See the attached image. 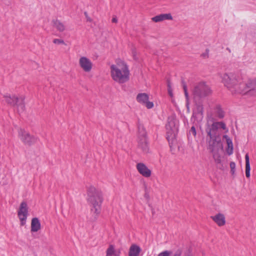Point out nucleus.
<instances>
[{
	"instance_id": "nucleus-1",
	"label": "nucleus",
	"mask_w": 256,
	"mask_h": 256,
	"mask_svg": "<svg viewBox=\"0 0 256 256\" xmlns=\"http://www.w3.org/2000/svg\"><path fill=\"white\" fill-rule=\"evenodd\" d=\"M221 82L233 94H245L250 90L248 84L244 82L242 78L234 72L219 74Z\"/></svg>"
},
{
	"instance_id": "nucleus-2",
	"label": "nucleus",
	"mask_w": 256,
	"mask_h": 256,
	"mask_svg": "<svg viewBox=\"0 0 256 256\" xmlns=\"http://www.w3.org/2000/svg\"><path fill=\"white\" fill-rule=\"evenodd\" d=\"M110 76L115 82L122 84L130 80V70L126 62L116 58L110 66Z\"/></svg>"
},
{
	"instance_id": "nucleus-3",
	"label": "nucleus",
	"mask_w": 256,
	"mask_h": 256,
	"mask_svg": "<svg viewBox=\"0 0 256 256\" xmlns=\"http://www.w3.org/2000/svg\"><path fill=\"white\" fill-rule=\"evenodd\" d=\"M86 200L91 207V210L98 216L101 211L104 200L102 191L94 185L89 184L86 186Z\"/></svg>"
},
{
	"instance_id": "nucleus-4",
	"label": "nucleus",
	"mask_w": 256,
	"mask_h": 256,
	"mask_svg": "<svg viewBox=\"0 0 256 256\" xmlns=\"http://www.w3.org/2000/svg\"><path fill=\"white\" fill-rule=\"evenodd\" d=\"M178 122L175 116H170L168 118L166 126V138L170 143L173 144L176 141V137L178 132Z\"/></svg>"
},
{
	"instance_id": "nucleus-5",
	"label": "nucleus",
	"mask_w": 256,
	"mask_h": 256,
	"mask_svg": "<svg viewBox=\"0 0 256 256\" xmlns=\"http://www.w3.org/2000/svg\"><path fill=\"white\" fill-rule=\"evenodd\" d=\"M138 146L144 152H148V146L146 132L145 128L142 124L138 126Z\"/></svg>"
},
{
	"instance_id": "nucleus-6",
	"label": "nucleus",
	"mask_w": 256,
	"mask_h": 256,
	"mask_svg": "<svg viewBox=\"0 0 256 256\" xmlns=\"http://www.w3.org/2000/svg\"><path fill=\"white\" fill-rule=\"evenodd\" d=\"M18 136L24 144L28 146L34 144L38 141L36 137L21 128L18 130Z\"/></svg>"
},
{
	"instance_id": "nucleus-7",
	"label": "nucleus",
	"mask_w": 256,
	"mask_h": 256,
	"mask_svg": "<svg viewBox=\"0 0 256 256\" xmlns=\"http://www.w3.org/2000/svg\"><path fill=\"white\" fill-rule=\"evenodd\" d=\"M28 214V206L26 202H22L18 210V216L20 220V226L26 225Z\"/></svg>"
},
{
	"instance_id": "nucleus-8",
	"label": "nucleus",
	"mask_w": 256,
	"mask_h": 256,
	"mask_svg": "<svg viewBox=\"0 0 256 256\" xmlns=\"http://www.w3.org/2000/svg\"><path fill=\"white\" fill-rule=\"evenodd\" d=\"M194 94L200 96L204 97L212 93L210 87L204 82L198 84L193 90Z\"/></svg>"
},
{
	"instance_id": "nucleus-9",
	"label": "nucleus",
	"mask_w": 256,
	"mask_h": 256,
	"mask_svg": "<svg viewBox=\"0 0 256 256\" xmlns=\"http://www.w3.org/2000/svg\"><path fill=\"white\" fill-rule=\"evenodd\" d=\"M6 102L12 106H16L18 111L23 110L24 104L22 100L16 96L14 94H6L4 96Z\"/></svg>"
},
{
	"instance_id": "nucleus-10",
	"label": "nucleus",
	"mask_w": 256,
	"mask_h": 256,
	"mask_svg": "<svg viewBox=\"0 0 256 256\" xmlns=\"http://www.w3.org/2000/svg\"><path fill=\"white\" fill-rule=\"evenodd\" d=\"M207 142L208 147L211 152L216 150H221L222 145L219 136H208Z\"/></svg>"
},
{
	"instance_id": "nucleus-11",
	"label": "nucleus",
	"mask_w": 256,
	"mask_h": 256,
	"mask_svg": "<svg viewBox=\"0 0 256 256\" xmlns=\"http://www.w3.org/2000/svg\"><path fill=\"white\" fill-rule=\"evenodd\" d=\"M220 128L226 130V126L222 122H214L210 126L208 124L206 130L208 136H219V134L217 132V131Z\"/></svg>"
},
{
	"instance_id": "nucleus-12",
	"label": "nucleus",
	"mask_w": 256,
	"mask_h": 256,
	"mask_svg": "<svg viewBox=\"0 0 256 256\" xmlns=\"http://www.w3.org/2000/svg\"><path fill=\"white\" fill-rule=\"evenodd\" d=\"M78 65L84 72L87 73L90 72L93 67L91 60L85 56H82L79 58Z\"/></svg>"
},
{
	"instance_id": "nucleus-13",
	"label": "nucleus",
	"mask_w": 256,
	"mask_h": 256,
	"mask_svg": "<svg viewBox=\"0 0 256 256\" xmlns=\"http://www.w3.org/2000/svg\"><path fill=\"white\" fill-rule=\"evenodd\" d=\"M136 100L148 109L152 108L154 106L153 102L148 100V96L146 94L141 93L138 94L136 96Z\"/></svg>"
},
{
	"instance_id": "nucleus-14",
	"label": "nucleus",
	"mask_w": 256,
	"mask_h": 256,
	"mask_svg": "<svg viewBox=\"0 0 256 256\" xmlns=\"http://www.w3.org/2000/svg\"><path fill=\"white\" fill-rule=\"evenodd\" d=\"M203 108L202 106H197L194 110L192 116V121L195 124L200 123L203 118Z\"/></svg>"
},
{
	"instance_id": "nucleus-15",
	"label": "nucleus",
	"mask_w": 256,
	"mask_h": 256,
	"mask_svg": "<svg viewBox=\"0 0 256 256\" xmlns=\"http://www.w3.org/2000/svg\"><path fill=\"white\" fill-rule=\"evenodd\" d=\"M136 168L139 174L144 177L148 178L152 175L151 170L144 163H138L136 165Z\"/></svg>"
},
{
	"instance_id": "nucleus-16",
	"label": "nucleus",
	"mask_w": 256,
	"mask_h": 256,
	"mask_svg": "<svg viewBox=\"0 0 256 256\" xmlns=\"http://www.w3.org/2000/svg\"><path fill=\"white\" fill-rule=\"evenodd\" d=\"M213 156V158L216 164L217 165V166L220 169H223L224 166L222 164L223 158L224 157L222 156L223 154V149H221V150H216L212 152Z\"/></svg>"
},
{
	"instance_id": "nucleus-17",
	"label": "nucleus",
	"mask_w": 256,
	"mask_h": 256,
	"mask_svg": "<svg viewBox=\"0 0 256 256\" xmlns=\"http://www.w3.org/2000/svg\"><path fill=\"white\" fill-rule=\"evenodd\" d=\"M173 18L170 13L162 14L152 18V20L155 22H162L166 20H172Z\"/></svg>"
},
{
	"instance_id": "nucleus-18",
	"label": "nucleus",
	"mask_w": 256,
	"mask_h": 256,
	"mask_svg": "<svg viewBox=\"0 0 256 256\" xmlns=\"http://www.w3.org/2000/svg\"><path fill=\"white\" fill-rule=\"evenodd\" d=\"M211 218L219 226H222L226 224V218L224 214L218 213L211 216Z\"/></svg>"
},
{
	"instance_id": "nucleus-19",
	"label": "nucleus",
	"mask_w": 256,
	"mask_h": 256,
	"mask_svg": "<svg viewBox=\"0 0 256 256\" xmlns=\"http://www.w3.org/2000/svg\"><path fill=\"white\" fill-rule=\"evenodd\" d=\"M120 249H116L114 244H110L106 250V256H120Z\"/></svg>"
},
{
	"instance_id": "nucleus-20",
	"label": "nucleus",
	"mask_w": 256,
	"mask_h": 256,
	"mask_svg": "<svg viewBox=\"0 0 256 256\" xmlns=\"http://www.w3.org/2000/svg\"><path fill=\"white\" fill-rule=\"evenodd\" d=\"M41 229V224L38 218H34L31 220L30 232H36Z\"/></svg>"
},
{
	"instance_id": "nucleus-21",
	"label": "nucleus",
	"mask_w": 256,
	"mask_h": 256,
	"mask_svg": "<svg viewBox=\"0 0 256 256\" xmlns=\"http://www.w3.org/2000/svg\"><path fill=\"white\" fill-rule=\"evenodd\" d=\"M140 252L141 248L138 246L132 244L130 248L128 256H138Z\"/></svg>"
},
{
	"instance_id": "nucleus-22",
	"label": "nucleus",
	"mask_w": 256,
	"mask_h": 256,
	"mask_svg": "<svg viewBox=\"0 0 256 256\" xmlns=\"http://www.w3.org/2000/svg\"><path fill=\"white\" fill-rule=\"evenodd\" d=\"M53 24L54 26L58 32H62L66 30V26L62 22L59 20H55L53 22Z\"/></svg>"
},
{
	"instance_id": "nucleus-23",
	"label": "nucleus",
	"mask_w": 256,
	"mask_h": 256,
	"mask_svg": "<svg viewBox=\"0 0 256 256\" xmlns=\"http://www.w3.org/2000/svg\"><path fill=\"white\" fill-rule=\"evenodd\" d=\"M246 160V178H248L250 176V160L248 154H246L245 156Z\"/></svg>"
},
{
	"instance_id": "nucleus-24",
	"label": "nucleus",
	"mask_w": 256,
	"mask_h": 256,
	"mask_svg": "<svg viewBox=\"0 0 256 256\" xmlns=\"http://www.w3.org/2000/svg\"><path fill=\"white\" fill-rule=\"evenodd\" d=\"M9 182V178L6 174L2 173L0 174V184L4 186Z\"/></svg>"
},
{
	"instance_id": "nucleus-25",
	"label": "nucleus",
	"mask_w": 256,
	"mask_h": 256,
	"mask_svg": "<svg viewBox=\"0 0 256 256\" xmlns=\"http://www.w3.org/2000/svg\"><path fill=\"white\" fill-rule=\"evenodd\" d=\"M52 42L56 45H66L64 41L62 38H54Z\"/></svg>"
},
{
	"instance_id": "nucleus-26",
	"label": "nucleus",
	"mask_w": 256,
	"mask_h": 256,
	"mask_svg": "<svg viewBox=\"0 0 256 256\" xmlns=\"http://www.w3.org/2000/svg\"><path fill=\"white\" fill-rule=\"evenodd\" d=\"M228 145V150L227 152L228 154H231L232 153L233 151V144L232 142H229V144H227Z\"/></svg>"
},
{
	"instance_id": "nucleus-27",
	"label": "nucleus",
	"mask_w": 256,
	"mask_h": 256,
	"mask_svg": "<svg viewBox=\"0 0 256 256\" xmlns=\"http://www.w3.org/2000/svg\"><path fill=\"white\" fill-rule=\"evenodd\" d=\"M216 112L218 117L222 118L224 116V114L222 110L219 107H216Z\"/></svg>"
},
{
	"instance_id": "nucleus-28",
	"label": "nucleus",
	"mask_w": 256,
	"mask_h": 256,
	"mask_svg": "<svg viewBox=\"0 0 256 256\" xmlns=\"http://www.w3.org/2000/svg\"><path fill=\"white\" fill-rule=\"evenodd\" d=\"M196 134V128L194 126H192L189 132V135L192 136L193 137H195Z\"/></svg>"
},
{
	"instance_id": "nucleus-29",
	"label": "nucleus",
	"mask_w": 256,
	"mask_h": 256,
	"mask_svg": "<svg viewBox=\"0 0 256 256\" xmlns=\"http://www.w3.org/2000/svg\"><path fill=\"white\" fill-rule=\"evenodd\" d=\"M230 172L234 175L235 172L236 164L234 162H230Z\"/></svg>"
},
{
	"instance_id": "nucleus-30",
	"label": "nucleus",
	"mask_w": 256,
	"mask_h": 256,
	"mask_svg": "<svg viewBox=\"0 0 256 256\" xmlns=\"http://www.w3.org/2000/svg\"><path fill=\"white\" fill-rule=\"evenodd\" d=\"M132 56L134 59L137 60L138 58L137 56L138 52L136 50V48L134 47L132 49Z\"/></svg>"
},
{
	"instance_id": "nucleus-31",
	"label": "nucleus",
	"mask_w": 256,
	"mask_h": 256,
	"mask_svg": "<svg viewBox=\"0 0 256 256\" xmlns=\"http://www.w3.org/2000/svg\"><path fill=\"white\" fill-rule=\"evenodd\" d=\"M171 252L169 251H164L158 254V256H170Z\"/></svg>"
},
{
	"instance_id": "nucleus-32",
	"label": "nucleus",
	"mask_w": 256,
	"mask_h": 256,
	"mask_svg": "<svg viewBox=\"0 0 256 256\" xmlns=\"http://www.w3.org/2000/svg\"><path fill=\"white\" fill-rule=\"evenodd\" d=\"M84 16H86V21L88 22H92L93 20L92 19L88 16V14H87L86 12H85L84 13Z\"/></svg>"
},
{
	"instance_id": "nucleus-33",
	"label": "nucleus",
	"mask_w": 256,
	"mask_h": 256,
	"mask_svg": "<svg viewBox=\"0 0 256 256\" xmlns=\"http://www.w3.org/2000/svg\"><path fill=\"white\" fill-rule=\"evenodd\" d=\"M223 138L226 140L227 144H229V142L230 143L232 142L230 138L226 135H224L223 136Z\"/></svg>"
},
{
	"instance_id": "nucleus-34",
	"label": "nucleus",
	"mask_w": 256,
	"mask_h": 256,
	"mask_svg": "<svg viewBox=\"0 0 256 256\" xmlns=\"http://www.w3.org/2000/svg\"><path fill=\"white\" fill-rule=\"evenodd\" d=\"M168 92L170 96H172V89L170 84H168Z\"/></svg>"
},
{
	"instance_id": "nucleus-35",
	"label": "nucleus",
	"mask_w": 256,
	"mask_h": 256,
	"mask_svg": "<svg viewBox=\"0 0 256 256\" xmlns=\"http://www.w3.org/2000/svg\"><path fill=\"white\" fill-rule=\"evenodd\" d=\"M184 91L185 96H186V99H188V92H187V90L186 88V86H184Z\"/></svg>"
},
{
	"instance_id": "nucleus-36",
	"label": "nucleus",
	"mask_w": 256,
	"mask_h": 256,
	"mask_svg": "<svg viewBox=\"0 0 256 256\" xmlns=\"http://www.w3.org/2000/svg\"><path fill=\"white\" fill-rule=\"evenodd\" d=\"M112 22L114 23H117L118 22V19L116 16H114L112 18Z\"/></svg>"
},
{
	"instance_id": "nucleus-37",
	"label": "nucleus",
	"mask_w": 256,
	"mask_h": 256,
	"mask_svg": "<svg viewBox=\"0 0 256 256\" xmlns=\"http://www.w3.org/2000/svg\"><path fill=\"white\" fill-rule=\"evenodd\" d=\"M174 256H181V252L179 250L176 252Z\"/></svg>"
},
{
	"instance_id": "nucleus-38",
	"label": "nucleus",
	"mask_w": 256,
	"mask_h": 256,
	"mask_svg": "<svg viewBox=\"0 0 256 256\" xmlns=\"http://www.w3.org/2000/svg\"><path fill=\"white\" fill-rule=\"evenodd\" d=\"M202 56L204 58H208V50H206V52L202 54Z\"/></svg>"
}]
</instances>
